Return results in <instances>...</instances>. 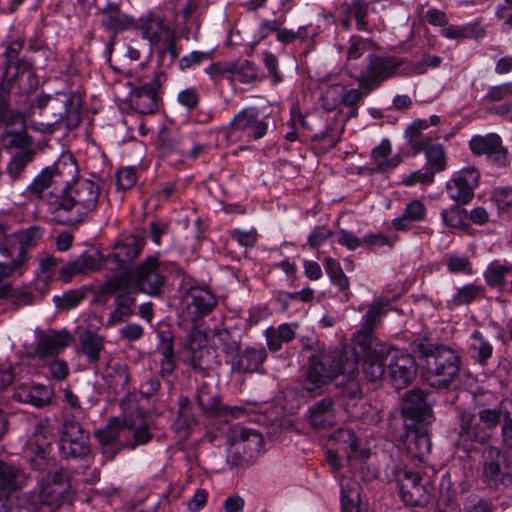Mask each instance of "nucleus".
<instances>
[{"label":"nucleus","mask_w":512,"mask_h":512,"mask_svg":"<svg viewBox=\"0 0 512 512\" xmlns=\"http://www.w3.org/2000/svg\"><path fill=\"white\" fill-rule=\"evenodd\" d=\"M78 167L70 155H62L45 168L29 186L40 198L53 221L76 225L94 213L100 202V186L89 179L77 178Z\"/></svg>","instance_id":"1"},{"label":"nucleus","mask_w":512,"mask_h":512,"mask_svg":"<svg viewBox=\"0 0 512 512\" xmlns=\"http://www.w3.org/2000/svg\"><path fill=\"white\" fill-rule=\"evenodd\" d=\"M403 410L411 422L406 423V450L413 458L424 461L430 454L431 440L423 423L432 418L431 409L426 404L421 391H410L406 394Z\"/></svg>","instance_id":"2"},{"label":"nucleus","mask_w":512,"mask_h":512,"mask_svg":"<svg viewBox=\"0 0 512 512\" xmlns=\"http://www.w3.org/2000/svg\"><path fill=\"white\" fill-rule=\"evenodd\" d=\"M412 351L426 360L427 380L436 388H446L457 377L460 370V358L451 348L434 346L425 337L414 340Z\"/></svg>","instance_id":"3"},{"label":"nucleus","mask_w":512,"mask_h":512,"mask_svg":"<svg viewBox=\"0 0 512 512\" xmlns=\"http://www.w3.org/2000/svg\"><path fill=\"white\" fill-rule=\"evenodd\" d=\"M358 363L353 355L344 352L322 353L309 358L303 388L309 392L320 391L323 386L339 375L351 377Z\"/></svg>","instance_id":"4"},{"label":"nucleus","mask_w":512,"mask_h":512,"mask_svg":"<svg viewBox=\"0 0 512 512\" xmlns=\"http://www.w3.org/2000/svg\"><path fill=\"white\" fill-rule=\"evenodd\" d=\"M268 128L267 117L261 115L260 109L256 106H247L238 111L219 134L227 146L240 144L241 150H247L249 143L267 134Z\"/></svg>","instance_id":"5"},{"label":"nucleus","mask_w":512,"mask_h":512,"mask_svg":"<svg viewBox=\"0 0 512 512\" xmlns=\"http://www.w3.org/2000/svg\"><path fill=\"white\" fill-rule=\"evenodd\" d=\"M39 109H48L52 120L31 121L29 127L41 133H53L63 123L67 129L76 128L81 120V103L77 95L58 94L55 97L43 96L38 99Z\"/></svg>","instance_id":"6"},{"label":"nucleus","mask_w":512,"mask_h":512,"mask_svg":"<svg viewBox=\"0 0 512 512\" xmlns=\"http://www.w3.org/2000/svg\"><path fill=\"white\" fill-rule=\"evenodd\" d=\"M70 489V484L62 469H55L47 473L41 480L38 492L23 494L19 501L27 504L26 510L33 512L40 506L59 507L65 500Z\"/></svg>","instance_id":"7"},{"label":"nucleus","mask_w":512,"mask_h":512,"mask_svg":"<svg viewBox=\"0 0 512 512\" xmlns=\"http://www.w3.org/2000/svg\"><path fill=\"white\" fill-rule=\"evenodd\" d=\"M134 28L138 29L142 37L158 48L161 53H168L172 59L178 57L175 30L160 13L146 12L137 21L135 20Z\"/></svg>","instance_id":"8"},{"label":"nucleus","mask_w":512,"mask_h":512,"mask_svg":"<svg viewBox=\"0 0 512 512\" xmlns=\"http://www.w3.org/2000/svg\"><path fill=\"white\" fill-rule=\"evenodd\" d=\"M227 439L231 445H239L243 451L242 455L237 452L228 458V462L235 467L252 465L263 446V438L258 431L241 426H232L227 432Z\"/></svg>","instance_id":"9"},{"label":"nucleus","mask_w":512,"mask_h":512,"mask_svg":"<svg viewBox=\"0 0 512 512\" xmlns=\"http://www.w3.org/2000/svg\"><path fill=\"white\" fill-rule=\"evenodd\" d=\"M120 277L126 284H134L138 290L150 296L157 295L165 283L163 271L156 256H148L138 267Z\"/></svg>","instance_id":"10"},{"label":"nucleus","mask_w":512,"mask_h":512,"mask_svg":"<svg viewBox=\"0 0 512 512\" xmlns=\"http://www.w3.org/2000/svg\"><path fill=\"white\" fill-rule=\"evenodd\" d=\"M421 476L406 467L396 473L399 496L406 506H425L430 501L433 486L429 481L421 483Z\"/></svg>","instance_id":"11"},{"label":"nucleus","mask_w":512,"mask_h":512,"mask_svg":"<svg viewBox=\"0 0 512 512\" xmlns=\"http://www.w3.org/2000/svg\"><path fill=\"white\" fill-rule=\"evenodd\" d=\"M103 290L105 293L115 295L114 309L106 321V326L113 327L134 315L136 299L128 289L123 277L110 278L104 284Z\"/></svg>","instance_id":"12"},{"label":"nucleus","mask_w":512,"mask_h":512,"mask_svg":"<svg viewBox=\"0 0 512 512\" xmlns=\"http://www.w3.org/2000/svg\"><path fill=\"white\" fill-rule=\"evenodd\" d=\"M481 465L482 480L490 486L506 484L512 479V466L496 447L489 446L484 449Z\"/></svg>","instance_id":"13"},{"label":"nucleus","mask_w":512,"mask_h":512,"mask_svg":"<svg viewBox=\"0 0 512 512\" xmlns=\"http://www.w3.org/2000/svg\"><path fill=\"white\" fill-rule=\"evenodd\" d=\"M480 173L472 166L453 173L446 182V191L450 199L457 204H468L474 197V190L479 184Z\"/></svg>","instance_id":"14"},{"label":"nucleus","mask_w":512,"mask_h":512,"mask_svg":"<svg viewBox=\"0 0 512 512\" xmlns=\"http://www.w3.org/2000/svg\"><path fill=\"white\" fill-rule=\"evenodd\" d=\"M425 18L433 26H442L441 35L446 39H478L485 35L484 28L476 21L464 25H447L448 18L439 9H428Z\"/></svg>","instance_id":"15"},{"label":"nucleus","mask_w":512,"mask_h":512,"mask_svg":"<svg viewBox=\"0 0 512 512\" xmlns=\"http://www.w3.org/2000/svg\"><path fill=\"white\" fill-rule=\"evenodd\" d=\"M166 81V74L158 71L152 81L135 87L130 93L131 106L140 114H151L158 109V89Z\"/></svg>","instance_id":"16"},{"label":"nucleus","mask_w":512,"mask_h":512,"mask_svg":"<svg viewBox=\"0 0 512 512\" xmlns=\"http://www.w3.org/2000/svg\"><path fill=\"white\" fill-rule=\"evenodd\" d=\"M402 61L397 57H370L369 65L360 75V84L365 88H375L394 76Z\"/></svg>","instance_id":"17"},{"label":"nucleus","mask_w":512,"mask_h":512,"mask_svg":"<svg viewBox=\"0 0 512 512\" xmlns=\"http://www.w3.org/2000/svg\"><path fill=\"white\" fill-rule=\"evenodd\" d=\"M469 147L473 154L485 155L492 164L498 167H505L509 164L507 149L502 145L501 137L498 134L476 135L469 141Z\"/></svg>","instance_id":"18"},{"label":"nucleus","mask_w":512,"mask_h":512,"mask_svg":"<svg viewBox=\"0 0 512 512\" xmlns=\"http://www.w3.org/2000/svg\"><path fill=\"white\" fill-rule=\"evenodd\" d=\"M184 313L192 322L208 315L216 306V299L209 289L192 286L183 297Z\"/></svg>","instance_id":"19"},{"label":"nucleus","mask_w":512,"mask_h":512,"mask_svg":"<svg viewBox=\"0 0 512 512\" xmlns=\"http://www.w3.org/2000/svg\"><path fill=\"white\" fill-rule=\"evenodd\" d=\"M388 371L392 385L396 389L406 387L416 375L414 358L396 349L388 353Z\"/></svg>","instance_id":"20"},{"label":"nucleus","mask_w":512,"mask_h":512,"mask_svg":"<svg viewBox=\"0 0 512 512\" xmlns=\"http://www.w3.org/2000/svg\"><path fill=\"white\" fill-rule=\"evenodd\" d=\"M144 245L143 238L134 235L127 236L115 244L112 252L105 258L104 265L111 271H118L137 258Z\"/></svg>","instance_id":"21"},{"label":"nucleus","mask_w":512,"mask_h":512,"mask_svg":"<svg viewBox=\"0 0 512 512\" xmlns=\"http://www.w3.org/2000/svg\"><path fill=\"white\" fill-rule=\"evenodd\" d=\"M207 336L206 333L198 328H193L185 338L184 347L182 349L183 361L191 365L195 371H200L204 374L205 368L203 366L204 354L208 353L206 348Z\"/></svg>","instance_id":"22"},{"label":"nucleus","mask_w":512,"mask_h":512,"mask_svg":"<svg viewBox=\"0 0 512 512\" xmlns=\"http://www.w3.org/2000/svg\"><path fill=\"white\" fill-rule=\"evenodd\" d=\"M490 437V432L483 427L479 416L463 413L457 445L464 451H469L474 442L483 443Z\"/></svg>","instance_id":"23"},{"label":"nucleus","mask_w":512,"mask_h":512,"mask_svg":"<svg viewBox=\"0 0 512 512\" xmlns=\"http://www.w3.org/2000/svg\"><path fill=\"white\" fill-rule=\"evenodd\" d=\"M42 237V230L39 227L31 226L26 230L17 231L12 235L10 247H2L1 252L7 253V258L18 259L20 254L23 256L22 269L24 270L27 261L28 250L35 246Z\"/></svg>","instance_id":"24"},{"label":"nucleus","mask_w":512,"mask_h":512,"mask_svg":"<svg viewBox=\"0 0 512 512\" xmlns=\"http://www.w3.org/2000/svg\"><path fill=\"white\" fill-rule=\"evenodd\" d=\"M70 341L71 336L65 330L44 331L38 336L35 353L41 359L58 355Z\"/></svg>","instance_id":"25"},{"label":"nucleus","mask_w":512,"mask_h":512,"mask_svg":"<svg viewBox=\"0 0 512 512\" xmlns=\"http://www.w3.org/2000/svg\"><path fill=\"white\" fill-rule=\"evenodd\" d=\"M101 25L108 31L120 32L134 28L135 19L121 11L118 4L107 1L99 9Z\"/></svg>","instance_id":"26"},{"label":"nucleus","mask_w":512,"mask_h":512,"mask_svg":"<svg viewBox=\"0 0 512 512\" xmlns=\"http://www.w3.org/2000/svg\"><path fill=\"white\" fill-rule=\"evenodd\" d=\"M52 391L45 385L34 383H21L15 386L13 399L31 404L35 407H43L49 403Z\"/></svg>","instance_id":"27"},{"label":"nucleus","mask_w":512,"mask_h":512,"mask_svg":"<svg viewBox=\"0 0 512 512\" xmlns=\"http://www.w3.org/2000/svg\"><path fill=\"white\" fill-rule=\"evenodd\" d=\"M389 348H375L366 355L363 363L365 377L371 382L383 379L388 367Z\"/></svg>","instance_id":"28"},{"label":"nucleus","mask_w":512,"mask_h":512,"mask_svg":"<svg viewBox=\"0 0 512 512\" xmlns=\"http://www.w3.org/2000/svg\"><path fill=\"white\" fill-rule=\"evenodd\" d=\"M307 419L315 429H328L333 426L335 423L333 401L325 398L316 402L308 409Z\"/></svg>","instance_id":"29"},{"label":"nucleus","mask_w":512,"mask_h":512,"mask_svg":"<svg viewBox=\"0 0 512 512\" xmlns=\"http://www.w3.org/2000/svg\"><path fill=\"white\" fill-rule=\"evenodd\" d=\"M267 357L264 347H250L238 353L232 360V370L252 373L259 369Z\"/></svg>","instance_id":"30"},{"label":"nucleus","mask_w":512,"mask_h":512,"mask_svg":"<svg viewBox=\"0 0 512 512\" xmlns=\"http://www.w3.org/2000/svg\"><path fill=\"white\" fill-rule=\"evenodd\" d=\"M27 481L25 472L13 463L0 460V490L12 493L21 489Z\"/></svg>","instance_id":"31"},{"label":"nucleus","mask_w":512,"mask_h":512,"mask_svg":"<svg viewBox=\"0 0 512 512\" xmlns=\"http://www.w3.org/2000/svg\"><path fill=\"white\" fill-rule=\"evenodd\" d=\"M299 328L298 323H282L278 327H269L265 331L267 347L271 352L279 351L283 344L291 342Z\"/></svg>","instance_id":"32"},{"label":"nucleus","mask_w":512,"mask_h":512,"mask_svg":"<svg viewBox=\"0 0 512 512\" xmlns=\"http://www.w3.org/2000/svg\"><path fill=\"white\" fill-rule=\"evenodd\" d=\"M331 441L340 446L349 460L368 458V451L359 449L358 438L349 429H338L331 435Z\"/></svg>","instance_id":"33"},{"label":"nucleus","mask_w":512,"mask_h":512,"mask_svg":"<svg viewBox=\"0 0 512 512\" xmlns=\"http://www.w3.org/2000/svg\"><path fill=\"white\" fill-rule=\"evenodd\" d=\"M426 213V206L421 200H412L406 204L403 214L393 219L392 226L396 230H407L411 223L424 220Z\"/></svg>","instance_id":"34"},{"label":"nucleus","mask_w":512,"mask_h":512,"mask_svg":"<svg viewBox=\"0 0 512 512\" xmlns=\"http://www.w3.org/2000/svg\"><path fill=\"white\" fill-rule=\"evenodd\" d=\"M391 143L384 139L376 146L371 153V162L373 171H386L394 169L400 163L399 157H390Z\"/></svg>","instance_id":"35"},{"label":"nucleus","mask_w":512,"mask_h":512,"mask_svg":"<svg viewBox=\"0 0 512 512\" xmlns=\"http://www.w3.org/2000/svg\"><path fill=\"white\" fill-rule=\"evenodd\" d=\"M52 434L49 430L48 420H41L34 426L32 436L28 442L30 451H40L44 453L50 451Z\"/></svg>","instance_id":"36"},{"label":"nucleus","mask_w":512,"mask_h":512,"mask_svg":"<svg viewBox=\"0 0 512 512\" xmlns=\"http://www.w3.org/2000/svg\"><path fill=\"white\" fill-rule=\"evenodd\" d=\"M324 268L333 285L343 293L342 299L348 300L349 279L345 275L340 263L332 257L324 259Z\"/></svg>","instance_id":"37"},{"label":"nucleus","mask_w":512,"mask_h":512,"mask_svg":"<svg viewBox=\"0 0 512 512\" xmlns=\"http://www.w3.org/2000/svg\"><path fill=\"white\" fill-rule=\"evenodd\" d=\"M381 314V307L379 305H373L364 315L363 327L354 336V342L361 346L363 349L369 345L371 340V332Z\"/></svg>","instance_id":"38"},{"label":"nucleus","mask_w":512,"mask_h":512,"mask_svg":"<svg viewBox=\"0 0 512 512\" xmlns=\"http://www.w3.org/2000/svg\"><path fill=\"white\" fill-rule=\"evenodd\" d=\"M222 71H227L234 80H238L241 83H251L258 79L257 68L247 60L227 63Z\"/></svg>","instance_id":"39"},{"label":"nucleus","mask_w":512,"mask_h":512,"mask_svg":"<svg viewBox=\"0 0 512 512\" xmlns=\"http://www.w3.org/2000/svg\"><path fill=\"white\" fill-rule=\"evenodd\" d=\"M512 410V401L504 400L497 408L483 409L479 412V420L483 423V427L490 433L491 431L505 419L506 412Z\"/></svg>","instance_id":"40"},{"label":"nucleus","mask_w":512,"mask_h":512,"mask_svg":"<svg viewBox=\"0 0 512 512\" xmlns=\"http://www.w3.org/2000/svg\"><path fill=\"white\" fill-rule=\"evenodd\" d=\"M512 272V264L509 262H501L499 260L492 261L483 273L486 283L490 287L502 286L506 276Z\"/></svg>","instance_id":"41"},{"label":"nucleus","mask_w":512,"mask_h":512,"mask_svg":"<svg viewBox=\"0 0 512 512\" xmlns=\"http://www.w3.org/2000/svg\"><path fill=\"white\" fill-rule=\"evenodd\" d=\"M470 353L482 365L486 364L492 356L493 347L491 343L478 330H475L471 335Z\"/></svg>","instance_id":"42"},{"label":"nucleus","mask_w":512,"mask_h":512,"mask_svg":"<svg viewBox=\"0 0 512 512\" xmlns=\"http://www.w3.org/2000/svg\"><path fill=\"white\" fill-rule=\"evenodd\" d=\"M80 345L82 352L90 362H97L99 360L100 352L104 347L102 337L86 331L80 335Z\"/></svg>","instance_id":"43"},{"label":"nucleus","mask_w":512,"mask_h":512,"mask_svg":"<svg viewBox=\"0 0 512 512\" xmlns=\"http://www.w3.org/2000/svg\"><path fill=\"white\" fill-rule=\"evenodd\" d=\"M428 127V120L418 119L407 128L406 134L409 137V143L416 152H421L430 143V138L422 135V131Z\"/></svg>","instance_id":"44"},{"label":"nucleus","mask_w":512,"mask_h":512,"mask_svg":"<svg viewBox=\"0 0 512 512\" xmlns=\"http://www.w3.org/2000/svg\"><path fill=\"white\" fill-rule=\"evenodd\" d=\"M425 150L427 169L434 174L446 169L447 161L444 148L441 144H427Z\"/></svg>","instance_id":"45"},{"label":"nucleus","mask_w":512,"mask_h":512,"mask_svg":"<svg viewBox=\"0 0 512 512\" xmlns=\"http://www.w3.org/2000/svg\"><path fill=\"white\" fill-rule=\"evenodd\" d=\"M342 512H360V493L356 483L340 481Z\"/></svg>","instance_id":"46"},{"label":"nucleus","mask_w":512,"mask_h":512,"mask_svg":"<svg viewBox=\"0 0 512 512\" xmlns=\"http://www.w3.org/2000/svg\"><path fill=\"white\" fill-rule=\"evenodd\" d=\"M89 452L90 448L85 437L59 441V453L63 458H82Z\"/></svg>","instance_id":"47"},{"label":"nucleus","mask_w":512,"mask_h":512,"mask_svg":"<svg viewBox=\"0 0 512 512\" xmlns=\"http://www.w3.org/2000/svg\"><path fill=\"white\" fill-rule=\"evenodd\" d=\"M460 205L456 203L441 211V219L445 226L459 230L467 228V213Z\"/></svg>","instance_id":"48"},{"label":"nucleus","mask_w":512,"mask_h":512,"mask_svg":"<svg viewBox=\"0 0 512 512\" xmlns=\"http://www.w3.org/2000/svg\"><path fill=\"white\" fill-rule=\"evenodd\" d=\"M484 288L474 283L459 287L451 298V303L455 306L469 304L479 297L483 296Z\"/></svg>","instance_id":"49"},{"label":"nucleus","mask_w":512,"mask_h":512,"mask_svg":"<svg viewBox=\"0 0 512 512\" xmlns=\"http://www.w3.org/2000/svg\"><path fill=\"white\" fill-rule=\"evenodd\" d=\"M215 337L226 354H233L240 350L241 341L237 333H232L227 329H217Z\"/></svg>","instance_id":"50"},{"label":"nucleus","mask_w":512,"mask_h":512,"mask_svg":"<svg viewBox=\"0 0 512 512\" xmlns=\"http://www.w3.org/2000/svg\"><path fill=\"white\" fill-rule=\"evenodd\" d=\"M446 266L452 274L471 275L473 273L472 264L467 256L448 254L446 255Z\"/></svg>","instance_id":"51"},{"label":"nucleus","mask_w":512,"mask_h":512,"mask_svg":"<svg viewBox=\"0 0 512 512\" xmlns=\"http://www.w3.org/2000/svg\"><path fill=\"white\" fill-rule=\"evenodd\" d=\"M396 240V237L386 236L381 233H370L363 237L362 243L375 252H381L384 247L391 249Z\"/></svg>","instance_id":"52"},{"label":"nucleus","mask_w":512,"mask_h":512,"mask_svg":"<svg viewBox=\"0 0 512 512\" xmlns=\"http://www.w3.org/2000/svg\"><path fill=\"white\" fill-rule=\"evenodd\" d=\"M0 125H4L5 129L26 130L27 124L23 115L15 110L0 109Z\"/></svg>","instance_id":"53"},{"label":"nucleus","mask_w":512,"mask_h":512,"mask_svg":"<svg viewBox=\"0 0 512 512\" xmlns=\"http://www.w3.org/2000/svg\"><path fill=\"white\" fill-rule=\"evenodd\" d=\"M121 430L120 422L117 419H112L103 429L96 431L95 435L101 444L108 445L119 437Z\"/></svg>","instance_id":"54"},{"label":"nucleus","mask_w":512,"mask_h":512,"mask_svg":"<svg viewBox=\"0 0 512 512\" xmlns=\"http://www.w3.org/2000/svg\"><path fill=\"white\" fill-rule=\"evenodd\" d=\"M343 87L341 85H333L328 87L321 97V105L327 111L335 110L342 103Z\"/></svg>","instance_id":"55"},{"label":"nucleus","mask_w":512,"mask_h":512,"mask_svg":"<svg viewBox=\"0 0 512 512\" xmlns=\"http://www.w3.org/2000/svg\"><path fill=\"white\" fill-rule=\"evenodd\" d=\"M286 21V15L282 14L276 19H262L259 23L257 33H256V41L260 42L263 39L267 38L271 33H276L278 30L279 24H284Z\"/></svg>","instance_id":"56"},{"label":"nucleus","mask_w":512,"mask_h":512,"mask_svg":"<svg viewBox=\"0 0 512 512\" xmlns=\"http://www.w3.org/2000/svg\"><path fill=\"white\" fill-rule=\"evenodd\" d=\"M434 181V173L428 169L426 171L416 170L409 174H404L401 178V184L405 186H414L416 184H431Z\"/></svg>","instance_id":"57"},{"label":"nucleus","mask_w":512,"mask_h":512,"mask_svg":"<svg viewBox=\"0 0 512 512\" xmlns=\"http://www.w3.org/2000/svg\"><path fill=\"white\" fill-rule=\"evenodd\" d=\"M31 453H33V456L30 459V464L34 470H48L49 473L56 469L54 467V460L49 458L50 451H46L44 453H41L40 451H31Z\"/></svg>","instance_id":"58"},{"label":"nucleus","mask_w":512,"mask_h":512,"mask_svg":"<svg viewBox=\"0 0 512 512\" xmlns=\"http://www.w3.org/2000/svg\"><path fill=\"white\" fill-rule=\"evenodd\" d=\"M76 270L80 274H87L95 271L99 268V257L98 255H92L88 253L81 254L76 260Z\"/></svg>","instance_id":"59"},{"label":"nucleus","mask_w":512,"mask_h":512,"mask_svg":"<svg viewBox=\"0 0 512 512\" xmlns=\"http://www.w3.org/2000/svg\"><path fill=\"white\" fill-rule=\"evenodd\" d=\"M137 181L135 169L132 167L121 168L116 172L117 187L120 190L132 188Z\"/></svg>","instance_id":"60"},{"label":"nucleus","mask_w":512,"mask_h":512,"mask_svg":"<svg viewBox=\"0 0 512 512\" xmlns=\"http://www.w3.org/2000/svg\"><path fill=\"white\" fill-rule=\"evenodd\" d=\"M510 96H512V82H507L490 87L484 99L488 102H498Z\"/></svg>","instance_id":"61"},{"label":"nucleus","mask_w":512,"mask_h":512,"mask_svg":"<svg viewBox=\"0 0 512 512\" xmlns=\"http://www.w3.org/2000/svg\"><path fill=\"white\" fill-rule=\"evenodd\" d=\"M160 370L163 375H170L175 369L174 350L172 343L165 345L161 352Z\"/></svg>","instance_id":"62"},{"label":"nucleus","mask_w":512,"mask_h":512,"mask_svg":"<svg viewBox=\"0 0 512 512\" xmlns=\"http://www.w3.org/2000/svg\"><path fill=\"white\" fill-rule=\"evenodd\" d=\"M24 130L5 129L0 135V143L4 148L19 147L23 143L22 132Z\"/></svg>","instance_id":"63"},{"label":"nucleus","mask_w":512,"mask_h":512,"mask_svg":"<svg viewBox=\"0 0 512 512\" xmlns=\"http://www.w3.org/2000/svg\"><path fill=\"white\" fill-rule=\"evenodd\" d=\"M369 48V42L362 38L352 37L347 51V60L359 59Z\"/></svg>","instance_id":"64"}]
</instances>
